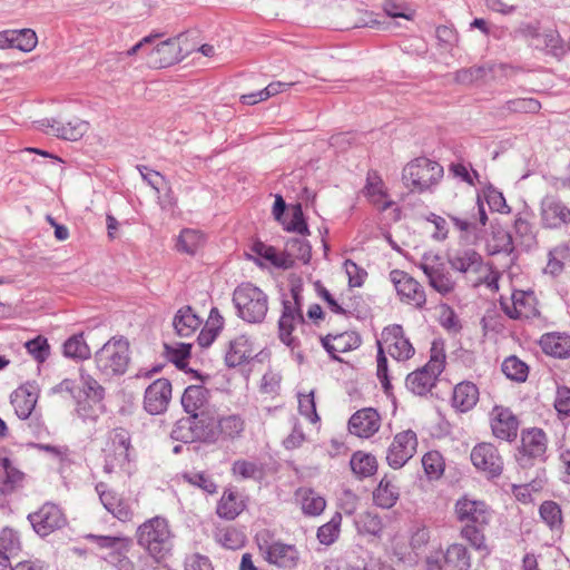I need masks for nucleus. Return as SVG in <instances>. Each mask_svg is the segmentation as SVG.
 I'll list each match as a JSON object with an SVG mask.
<instances>
[{
    "instance_id": "obj_43",
    "label": "nucleus",
    "mask_w": 570,
    "mask_h": 570,
    "mask_svg": "<svg viewBox=\"0 0 570 570\" xmlns=\"http://www.w3.org/2000/svg\"><path fill=\"white\" fill-rule=\"evenodd\" d=\"M350 466L358 480L374 475L377 471L376 458L363 451H355L350 460Z\"/></svg>"
},
{
    "instance_id": "obj_60",
    "label": "nucleus",
    "mask_w": 570,
    "mask_h": 570,
    "mask_svg": "<svg viewBox=\"0 0 570 570\" xmlns=\"http://www.w3.org/2000/svg\"><path fill=\"white\" fill-rule=\"evenodd\" d=\"M376 362H377V370L376 375L382 384V389L384 393L390 396L393 394V386L391 383V377L389 374V365H387V357L385 355L384 348L382 346L381 341H377V355H376Z\"/></svg>"
},
{
    "instance_id": "obj_59",
    "label": "nucleus",
    "mask_w": 570,
    "mask_h": 570,
    "mask_svg": "<svg viewBox=\"0 0 570 570\" xmlns=\"http://www.w3.org/2000/svg\"><path fill=\"white\" fill-rule=\"evenodd\" d=\"M21 550V541L17 531L4 528L0 532V554L9 559Z\"/></svg>"
},
{
    "instance_id": "obj_22",
    "label": "nucleus",
    "mask_w": 570,
    "mask_h": 570,
    "mask_svg": "<svg viewBox=\"0 0 570 570\" xmlns=\"http://www.w3.org/2000/svg\"><path fill=\"white\" fill-rule=\"evenodd\" d=\"M484 202L488 204L489 208L492 212L498 213H509L510 207L507 204V200L503 194L494 187L491 183H488L482 191H478L476 202L474 209L478 210V219L480 226H485L489 218L485 212Z\"/></svg>"
},
{
    "instance_id": "obj_55",
    "label": "nucleus",
    "mask_w": 570,
    "mask_h": 570,
    "mask_svg": "<svg viewBox=\"0 0 570 570\" xmlns=\"http://www.w3.org/2000/svg\"><path fill=\"white\" fill-rule=\"evenodd\" d=\"M216 541L225 549L237 550L245 546V534L234 527L219 529L215 533Z\"/></svg>"
},
{
    "instance_id": "obj_5",
    "label": "nucleus",
    "mask_w": 570,
    "mask_h": 570,
    "mask_svg": "<svg viewBox=\"0 0 570 570\" xmlns=\"http://www.w3.org/2000/svg\"><path fill=\"white\" fill-rule=\"evenodd\" d=\"M237 316L249 324L264 322L268 311V296L250 282H243L233 292Z\"/></svg>"
},
{
    "instance_id": "obj_28",
    "label": "nucleus",
    "mask_w": 570,
    "mask_h": 570,
    "mask_svg": "<svg viewBox=\"0 0 570 570\" xmlns=\"http://www.w3.org/2000/svg\"><path fill=\"white\" fill-rule=\"evenodd\" d=\"M101 139L91 131L88 121H80L73 125V153H82L94 158L99 153Z\"/></svg>"
},
{
    "instance_id": "obj_6",
    "label": "nucleus",
    "mask_w": 570,
    "mask_h": 570,
    "mask_svg": "<svg viewBox=\"0 0 570 570\" xmlns=\"http://www.w3.org/2000/svg\"><path fill=\"white\" fill-rule=\"evenodd\" d=\"M255 542L266 562L279 569L294 570L301 561V553L295 544L285 543L274 539V533L268 529L258 531Z\"/></svg>"
},
{
    "instance_id": "obj_1",
    "label": "nucleus",
    "mask_w": 570,
    "mask_h": 570,
    "mask_svg": "<svg viewBox=\"0 0 570 570\" xmlns=\"http://www.w3.org/2000/svg\"><path fill=\"white\" fill-rule=\"evenodd\" d=\"M454 513L458 521L464 525L460 530V537L478 552L488 557L491 549L487 544L485 528L491 520V510L482 500H472L466 495L461 497L454 504Z\"/></svg>"
},
{
    "instance_id": "obj_36",
    "label": "nucleus",
    "mask_w": 570,
    "mask_h": 570,
    "mask_svg": "<svg viewBox=\"0 0 570 570\" xmlns=\"http://www.w3.org/2000/svg\"><path fill=\"white\" fill-rule=\"evenodd\" d=\"M202 318L196 314L190 305L180 307L173 320L175 333L181 337H189L202 325Z\"/></svg>"
},
{
    "instance_id": "obj_40",
    "label": "nucleus",
    "mask_w": 570,
    "mask_h": 570,
    "mask_svg": "<svg viewBox=\"0 0 570 570\" xmlns=\"http://www.w3.org/2000/svg\"><path fill=\"white\" fill-rule=\"evenodd\" d=\"M444 564L453 570H470L472 567L471 554L462 543H451L445 551L440 550Z\"/></svg>"
},
{
    "instance_id": "obj_42",
    "label": "nucleus",
    "mask_w": 570,
    "mask_h": 570,
    "mask_svg": "<svg viewBox=\"0 0 570 570\" xmlns=\"http://www.w3.org/2000/svg\"><path fill=\"white\" fill-rule=\"evenodd\" d=\"M250 250L255 253L257 256L269 262L276 268H293V263L288 259L287 255H282V253H278L274 246L267 245L261 239H255L252 243Z\"/></svg>"
},
{
    "instance_id": "obj_3",
    "label": "nucleus",
    "mask_w": 570,
    "mask_h": 570,
    "mask_svg": "<svg viewBox=\"0 0 570 570\" xmlns=\"http://www.w3.org/2000/svg\"><path fill=\"white\" fill-rule=\"evenodd\" d=\"M216 409L185 415L178 419L170 431V439L184 444H216Z\"/></svg>"
},
{
    "instance_id": "obj_33",
    "label": "nucleus",
    "mask_w": 570,
    "mask_h": 570,
    "mask_svg": "<svg viewBox=\"0 0 570 570\" xmlns=\"http://www.w3.org/2000/svg\"><path fill=\"white\" fill-rule=\"evenodd\" d=\"M539 344L547 355L561 360L570 357V335L567 333H546L541 336Z\"/></svg>"
},
{
    "instance_id": "obj_16",
    "label": "nucleus",
    "mask_w": 570,
    "mask_h": 570,
    "mask_svg": "<svg viewBox=\"0 0 570 570\" xmlns=\"http://www.w3.org/2000/svg\"><path fill=\"white\" fill-rule=\"evenodd\" d=\"M171 396V382L165 377L157 379L146 387L142 407L150 415L164 414L169 407Z\"/></svg>"
},
{
    "instance_id": "obj_24",
    "label": "nucleus",
    "mask_w": 570,
    "mask_h": 570,
    "mask_svg": "<svg viewBox=\"0 0 570 570\" xmlns=\"http://www.w3.org/2000/svg\"><path fill=\"white\" fill-rule=\"evenodd\" d=\"M254 357L253 342L242 334L228 342L224 362L228 368H235L250 363Z\"/></svg>"
},
{
    "instance_id": "obj_30",
    "label": "nucleus",
    "mask_w": 570,
    "mask_h": 570,
    "mask_svg": "<svg viewBox=\"0 0 570 570\" xmlns=\"http://www.w3.org/2000/svg\"><path fill=\"white\" fill-rule=\"evenodd\" d=\"M17 416L28 419L38 401V390L33 384L26 383L16 389L10 396Z\"/></svg>"
},
{
    "instance_id": "obj_45",
    "label": "nucleus",
    "mask_w": 570,
    "mask_h": 570,
    "mask_svg": "<svg viewBox=\"0 0 570 570\" xmlns=\"http://www.w3.org/2000/svg\"><path fill=\"white\" fill-rule=\"evenodd\" d=\"M515 247L510 232L502 227L492 229L491 238L487 244V250L489 255L493 256L501 253L511 255Z\"/></svg>"
},
{
    "instance_id": "obj_2",
    "label": "nucleus",
    "mask_w": 570,
    "mask_h": 570,
    "mask_svg": "<svg viewBox=\"0 0 570 570\" xmlns=\"http://www.w3.org/2000/svg\"><path fill=\"white\" fill-rule=\"evenodd\" d=\"M137 544L157 563L165 561L174 548V533L165 517L156 515L139 524L135 532Z\"/></svg>"
},
{
    "instance_id": "obj_23",
    "label": "nucleus",
    "mask_w": 570,
    "mask_h": 570,
    "mask_svg": "<svg viewBox=\"0 0 570 570\" xmlns=\"http://www.w3.org/2000/svg\"><path fill=\"white\" fill-rule=\"evenodd\" d=\"M382 338L389 344V354L396 361L410 360L415 350L404 335L402 325L393 324L383 328Z\"/></svg>"
},
{
    "instance_id": "obj_46",
    "label": "nucleus",
    "mask_w": 570,
    "mask_h": 570,
    "mask_svg": "<svg viewBox=\"0 0 570 570\" xmlns=\"http://www.w3.org/2000/svg\"><path fill=\"white\" fill-rule=\"evenodd\" d=\"M282 255H287L288 259L295 266V259L301 261L304 265L309 264L312 259V245L308 240L298 237H291L285 243V250Z\"/></svg>"
},
{
    "instance_id": "obj_52",
    "label": "nucleus",
    "mask_w": 570,
    "mask_h": 570,
    "mask_svg": "<svg viewBox=\"0 0 570 570\" xmlns=\"http://www.w3.org/2000/svg\"><path fill=\"white\" fill-rule=\"evenodd\" d=\"M501 370L509 380L519 383L525 382L529 375L528 364L515 355L508 356L503 361Z\"/></svg>"
},
{
    "instance_id": "obj_54",
    "label": "nucleus",
    "mask_w": 570,
    "mask_h": 570,
    "mask_svg": "<svg viewBox=\"0 0 570 570\" xmlns=\"http://www.w3.org/2000/svg\"><path fill=\"white\" fill-rule=\"evenodd\" d=\"M283 228L289 233H296L302 236L311 234L306 217L303 212L302 204L297 203L292 207L291 219L286 218L282 222Z\"/></svg>"
},
{
    "instance_id": "obj_9",
    "label": "nucleus",
    "mask_w": 570,
    "mask_h": 570,
    "mask_svg": "<svg viewBox=\"0 0 570 570\" xmlns=\"http://www.w3.org/2000/svg\"><path fill=\"white\" fill-rule=\"evenodd\" d=\"M547 433L541 428H528L521 431L520 444L514 452V459L519 468L528 470L548 460Z\"/></svg>"
},
{
    "instance_id": "obj_47",
    "label": "nucleus",
    "mask_w": 570,
    "mask_h": 570,
    "mask_svg": "<svg viewBox=\"0 0 570 570\" xmlns=\"http://www.w3.org/2000/svg\"><path fill=\"white\" fill-rule=\"evenodd\" d=\"M297 495L301 497L302 511L305 515H320L326 507V500L311 488L298 489Z\"/></svg>"
},
{
    "instance_id": "obj_44",
    "label": "nucleus",
    "mask_w": 570,
    "mask_h": 570,
    "mask_svg": "<svg viewBox=\"0 0 570 570\" xmlns=\"http://www.w3.org/2000/svg\"><path fill=\"white\" fill-rule=\"evenodd\" d=\"M399 498V489L392 484L391 480H389L386 475L381 479L373 491V501L382 509H391L396 504Z\"/></svg>"
},
{
    "instance_id": "obj_29",
    "label": "nucleus",
    "mask_w": 570,
    "mask_h": 570,
    "mask_svg": "<svg viewBox=\"0 0 570 570\" xmlns=\"http://www.w3.org/2000/svg\"><path fill=\"white\" fill-rule=\"evenodd\" d=\"M420 268L428 277L429 285L442 296H446L455 289V281L443 263L436 265L421 263Z\"/></svg>"
},
{
    "instance_id": "obj_34",
    "label": "nucleus",
    "mask_w": 570,
    "mask_h": 570,
    "mask_svg": "<svg viewBox=\"0 0 570 570\" xmlns=\"http://www.w3.org/2000/svg\"><path fill=\"white\" fill-rule=\"evenodd\" d=\"M217 442L233 441L242 435L245 430V420L240 414L218 415L216 413Z\"/></svg>"
},
{
    "instance_id": "obj_18",
    "label": "nucleus",
    "mask_w": 570,
    "mask_h": 570,
    "mask_svg": "<svg viewBox=\"0 0 570 570\" xmlns=\"http://www.w3.org/2000/svg\"><path fill=\"white\" fill-rule=\"evenodd\" d=\"M541 225L548 229H560L570 224V208L556 195H547L540 204Z\"/></svg>"
},
{
    "instance_id": "obj_35",
    "label": "nucleus",
    "mask_w": 570,
    "mask_h": 570,
    "mask_svg": "<svg viewBox=\"0 0 570 570\" xmlns=\"http://www.w3.org/2000/svg\"><path fill=\"white\" fill-rule=\"evenodd\" d=\"M479 401V389L470 382L463 381L458 383L453 389L452 406L464 413L472 410Z\"/></svg>"
},
{
    "instance_id": "obj_14",
    "label": "nucleus",
    "mask_w": 570,
    "mask_h": 570,
    "mask_svg": "<svg viewBox=\"0 0 570 570\" xmlns=\"http://www.w3.org/2000/svg\"><path fill=\"white\" fill-rule=\"evenodd\" d=\"M390 281L402 302L413 305L420 311L425 307L426 294L424 287L413 276L402 269H392Z\"/></svg>"
},
{
    "instance_id": "obj_27",
    "label": "nucleus",
    "mask_w": 570,
    "mask_h": 570,
    "mask_svg": "<svg viewBox=\"0 0 570 570\" xmlns=\"http://www.w3.org/2000/svg\"><path fill=\"white\" fill-rule=\"evenodd\" d=\"M247 507V499L239 494L237 489L229 485L224 489L220 499L217 502L216 514L218 518L233 521Z\"/></svg>"
},
{
    "instance_id": "obj_39",
    "label": "nucleus",
    "mask_w": 570,
    "mask_h": 570,
    "mask_svg": "<svg viewBox=\"0 0 570 570\" xmlns=\"http://www.w3.org/2000/svg\"><path fill=\"white\" fill-rule=\"evenodd\" d=\"M541 109V102L535 98H514L495 107V115L508 117L511 114H538Z\"/></svg>"
},
{
    "instance_id": "obj_8",
    "label": "nucleus",
    "mask_w": 570,
    "mask_h": 570,
    "mask_svg": "<svg viewBox=\"0 0 570 570\" xmlns=\"http://www.w3.org/2000/svg\"><path fill=\"white\" fill-rule=\"evenodd\" d=\"M443 174V167L438 161L422 156L405 165L402 181L411 191L422 194L438 185Z\"/></svg>"
},
{
    "instance_id": "obj_61",
    "label": "nucleus",
    "mask_w": 570,
    "mask_h": 570,
    "mask_svg": "<svg viewBox=\"0 0 570 570\" xmlns=\"http://www.w3.org/2000/svg\"><path fill=\"white\" fill-rule=\"evenodd\" d=\"M356 524L361 533L374 537H381L384 528L381 517L370 511L362 513Z\"/></svg>"
},
{
    "instance_id": "obj_50",
    "label": "nucleus",
    "mask_w": 570,
    "mask_h": 570,
    "mask_svg": "<svg viewBox=\"0 0 570 570\" xmlns=\"http://www.w3.org/2000/svg\"><path fill=\"white\" fill-rule=\"evenodd\" d=\"M421 461L429 481H438L443 476L445 471V460L440 451H428L422 456Z\"/></svg>"
},
{
    "instance_id": "obj_37",
    "label": "nucleus",
    "mask_w": 570,
    "mask_h": 570,
    "mask_svg": "<svg viewBox=\"0 0 570 570\" xmlns=\"http://www.w3.org/2000/svg\"><path fill=\"white\" fill-rule=\"evenodd\" d=\"M206 235L198 229L183 228L177 237L176 249L179 253L195 256L206 244Z\"/></svg>"
},
{
    "instance_id": "obj_21",
    "label": "nucleus",
    "mask_w": 570,
    "mask_h": 570,
    "mask_svg": "<svg viewBox=\"0 0 570 570\" xmlns=\"http://www.w3.org/2000/svg\"><path fill=\"white\" fill-rule=\"evenodd\" d=\"M28 519L33 530L41 537L48 535L66 523L61 510L52 503L43 504L38 511L30 513Z\"/></svg>"
},
{
    "instance_id": "obj_62",
    "label": "nucleus",
    "mask_w": 570,
    "mask_h": 570,
    "mask_svg": "<svg viewBox=\"0 0 570 570\" xmlns=\"http://www.w3.org/2000/svg\"><path fill=\"white\" fill-rule=\"evenodd\" d=\"M337 353H347L358 348L362 344L361 335L355 331L337 333L334 337Z\"/></svg>"
},
{
    "instance_id": "obj_38",
    "label": "nucleus",
    "mask_w": 570,
    "mask_h": 570,
    "mask_svg": "<svg viewBox=\"0 0 570 570\" xmlns=\"http://www.w3.org/2000/svg\"><path fill=\"white\" fill-rule=\"evenodd\" d=\"M225 320L217 307H212L208 316V321L205 326L200 330L197 336V343L200 347H209L219 333L223 331Z\"/></svg>"
},
{
    "instance_id": "obj_11",
    "label": "nucleus",
    "mask_w": 570,
    "mask_h": 570,
    "mask_svg": "<svg viewBox=\"0 0 570 570\" xmlns=\"http://www.w3.org/2000/svg\"><path fill=\"white\" fill-rule=\"evenodd\" d=\"M130 435L125 429L114 430L105 452L104 472L130 474Z\"/></svg>"
},
{
    "instance_id": "obj_15",
    "label": "nucleus",
    "mask_w": 570,
    "mask_h": 570,
    "mask_svg": "<svg viewBox=\"0 0 570 570\" xmlns=\"http://www.w3.org/2000/svg\"><path fill=\"white\" fill-rule=\"evenodd\" d=\"M105 488L106 484L102 482L96 485L104 508L118 521L122 523L131 522L135 517V505H138V500L126 498L115 490H107Z\"/></svg>"
},
{
    "instance_id": "obj_10",
    "label": "nucleus",
    "mask_w": 570,
    "mask_h": 570,
    "mask_svg": "<svg viewBox=\"0 0 570 570\" xmlns=\"http://www.w3.org/2000/svg\"><path fill=\"white\" fill-rule=\"evenodd\" d=\"M83 538L95 543L99 549L108 550L102 559L116 570H136L135 562L128 556L134 547L132 538L94 533H87Z\"/></svg>"
},
{
    "instance_id": "obj_7",
    "label": "nucleus",
    "mask_w": 570,
    "mask_h": 570,
    "mask_svg": "<svg viewBox=\"0 0 570 570\" xmlns=\"http://www.w3.org/2000/svg\"><path fill=\"white\" fill-rule=\"evenodd\" d=\"M96 367L106 377L121 376L130 363L129 342L125 337H112L95 354Z\"/></svg>"
},
{
    "instance_id": "obj_49",
    "label": "nucleus",
    "mask_w": 570,
    "mask_h": 570,
    "mask_svg": "<svg viewBox=\"0 0 570 570\" xmlns=\"http://www.w3.org/2000/svg\"><path fill=\"white\" fill-rule=\"evenodd\" d=\"M156 52L161 56L159 59L160 67H168L174 63L181 61L180 48L177 38H169L165 41L159 42L156 47L150 50V53Z\"/></svg>"
},
{
    "instance_id": "obj_26",
    "label": "nucleus",
    "mask_w": 570,
    "mask_h": 570,
    "mask_svg": "<svg viewBox=\"0 0 570 570\" xmlns=\"http://www.w3.org/2000/svg\"><path fill=\"white\" fill-rule=\"evenodd\" d=\"M210 391L204 384L188 385L180 397V404L186 415L197 414L215 409L210 405Z\"/></svg>"
},
{
    "instance_id": "obj_53",
    "label": "nucleus",
    "mask_w": 570,
    "mask_h": 570,
    "mask_svg": "<svg viewBox=\"0 0 570 570\" xmlns=\"http://www.w3.org/2000/svg\"><path fill=\"white\" fill-rule=\"evenodd\" d=\"M315 288L318 296L327 304L328 308L338 315H344L346 317L353 316L355 318H363L364 311L356 308H344L341 306L337 301L333 297V295L322 285L320 281L315 283Z\"/></svg>"
},
{
    "instance_id": "obj_4",
    "label": "nucleus",
    "mask_w": 570,
    "mask_h": 570,
    "mask_svg": "<svg viewBox=\"0 0 570 570\" xmlns=\"http://www.w3.org/2000/svg\"><path fill=\"white\" fill-rule=\"evenodd\" d=\"M78 372L79 384L77 385V394H73L75 411L83 422H95L105 411L104 399L106 390L88 373L82 363L78 367Z\"/></svg>"
},
{
    "instance_id": "obj_64",
    "label": "nucleus",
    "mask_w": 570,
    "mask_h": 570,
    "mask_svg": "<svg viewBox=\"0 0 570 570\" xmlns=\"http://www.w3.org/2000/svg\"><path fill=\"white\" fill-rule=\"evenodd\" d=\"M13 40L12 48L24 52L33 50L38 42L37 35L31 29L14 30Z\"/></svg>"
},
{
    "instance_id": "obj_51",
    "label": "nucleus",
    "mask_w": 570,
    "mask_h": 570,
    "mask_svg": "<svg viewBox=\"0 0 570 570\" xmlns=\"http://www.w3.org/2000/svg\"><path fill=\"white\" fill-rule=\"evenodd\" d=\"M232 473L244 480L253 479L255 481H262L265 476V466L263 463L240 459L233 463Z\"/></svg>"
},
{
    "instance_id": "obj_56",
    "label": "nucleus",
    "mask_w": 570,
    "mask_h": 570,
    "mask_svg": "<svg viewBox=\"0 0 570 570\" xmlns=\"http://www.w3.org/2000/svg\"><path fill=\"white\" fill-rule=\"evenodd\" d=\"M184 482L200 489L206 494H215L217 484L214 479L206 472L185 471L181 474Z\"/></svg>"
},
{
    "instance_id": "obj_25",
    "label": "nucleus",
    "mask_w": 570,
    "mask_h": 570,
    "mask_svg": "<svg viewBox=\"0 0 570 570\" xmlns=\"http://www.w3.org/2000/svg\"><path fill=\"white\" fill-rule=\"evenodd\" d=\"M381 426V416L373 407L356 411L348 420V431L358 438L374 435Z\"/></svg>"
},
{
    "instance_id": "obj_12",
    "label": "nucleus",
    "mask_w": 570,
    "mask_h": 570,
    "mask_svg": "<svg viewBox=\"0 0 570 570\" xmlns=\"http://www.w3.org/2000/svg\"><path fill=\"white\" fill-rule=\"evenodd\" d=\"M475 470L489 481L499 479L504 470V461L499 449L490 442L475 444L470 453Z\"/></svg>"
},
{
    "instance_id": "obj_13",
    "label": "nucleus",
    "mask_w": 570,
    "mask_h": 570,
    "mask_svg": "<svg viewBox=\"0 0 570 570\" xmlns=\"http://www.w3.org/2000/svg\"><path fill=\"white\" fill-rule=\"evenodd\" d=\"M282 311L278 320V338L292 351L301 346V341L293 336L296 324H305L303 309L289 302L287 294H282Z\"/></svg>"
},
{
    "instance_id": "obj_19",
    "label": "nucleus",
    "mask_w": 570,
    "mask_h": 570,
    "mask_svg": "<svg viewBox=\"0 0 570 570\" xmlns=\"http://www.w3.org/2000/svg\"><path fill=\"white\" fill-rule=\"evenodd\" d=\"M490 415L492 434L502 441L513 442L518 436L520 421L511 409L494 405Z\"/></svg>"
},
{
    "instance_id": "obj_17",
    "label": "nucleus",
    "mask_w": 570,
    "mask_h": 570,
    "mask_svg": "<svg viewBox=\"0 0 570 570\" xmlns=\"http://www.w3.org/2000/svg\"><path fill=\"white\" fill-rule=\"evenodd\" d=\"M417 436L413 430L397 433L387 449L386 462L396 470L402 468L416 452Z\"/></svg>"
},
{
    "instance_id": "obj_57",
    "label": "nucleus",
    "mask_w": 570,
    "mask_h": 570,
    "mask_svg": "<svg viewBox=\"0 0 570 570\" xmlns=\"http://www.w3.org/2000/svg\"><path fill=\"white\" fill-rule=\"evenodd\" d=\"M165 354L178 370L186 371L188 360L191 356V344L179 343L177 346L165 344Z\"/></svg>"
},
{
    "instance_id": "obj_20",
    "label": "nucleus",
    "mask_w": 570,
    "mask_h": 570,
    "mask_svg": "<svg viewBox=\"0 0 570 570\" xmlns=\"http://www.w3.org/2000/svg\"><path fill=\"white\" fill-rule=\"evenodd\" d=\"M500 305L511 320H530L539 315L537 298L531 291H514L511 303L501 301Z\"/></svg>"
},
{
    "instance_id": "obj_31",
    "label": "nucleus",
    "mask_w": 570,
    "mask_h": 570,
    "mask_svg": "<svg viewBox=\"0 0 570 570\" xmlns=\"http://www.w3.org/2000/svg\"><path fill=\"white\" fill-rule=\"evenodd\" d=\"M439 375L436 370L425 364L407 374L405 385L413 394L424 396L435 386Z\"/></svg>"
},
{
    "instance_id": "obj_41",
    "label": "nucleus",
    "mask_w": 570,
    "mask_h": 570,
    "mask_svg": "<svg viewBox=\"0 0 570 570\" xmlns=\"http://www.w3.org/2000/svg\"><path fill=\"white\" fill-rule=\"evenodd\" d=\"M539 515L552 532H563L564 520L560 504L553 500H546L539 507Z\"/></svg>"
},
{
    "instance_id": "obj_48",
    "label": "nucleus",
    "mask_w": 570,
    "mask_h": 570,
    "mask_svg": "<svg viewBox=\"0 0 570 570\" xmlns=\"http://www.w3.org/2000/svg\"><path fill=\"white\" fill-rule=\"evenodd\" d=\"M513 228L519 245L524 250L529 252L538 246L537 234L533 225L529 220L518 215L514 219Z\"/></svg>"
},
{
    "instance_id": "obj_32",
    "label": "nucleus",
    "mask_w": 570,
    "mask_h": 570,
    "mask_svg": "<svg viewBox=\"0 0 570 570\" xmlns=\"http://www.w3.org/2000/svg\"><path fill=\"white\" fill-rule=\"evenodd\" d=\"M448 263L452 269L462 274L479 273L482 268L483 258L476 250L466 248L449 253Z\"/></svg>"
},
{
    "instance_id": "obj_63",
    "label": "nucleus",
    "mask_w": 570,
    "mask_h": 570,
    "mask_svg": "<svg viewBox=\"0 0 570 570\" xmlns=\"http://www.w3.org/2000/svg\"><path fill=\"white\" fill-rule=\"evenodd\" d=\"M553 406L560 420L570 416V387L567 385L557 386Z\"/></svg>"
},
{
    "instance_id": "obj_58",
    "label": "nucleus",
    "mask_w": 570,
    "mask_h": 570,
    "mask_svg": "<svg viewBox=\"0 0 570 570\" xmlns=\"http://www.w3.org/2000/svg\"><path fill=\"white\" fill-rule=\"evenodd\" d=\"M342 523V514L335 512L331 520L317 529V540L321 544L330 546L334 543L340 535V528Z\"/></svg>"
}]
</instances>
